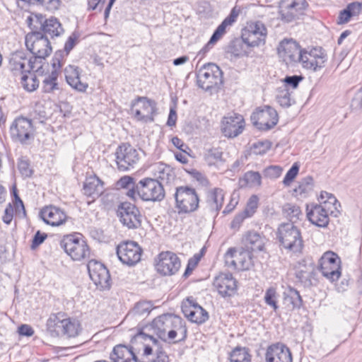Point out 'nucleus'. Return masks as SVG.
<instances>
[{"instance_id":"nucleus-16","label":"nucleus","mask_w":362,"mask_h":362,"mask_svg":"<svg viewBox=\"0 0 362 362\" xmlns=\"http://www.w3.org/2000/svg\"><path fill=\"white\" fill-rule=\"evenodd\" d=\"M90 278L100 290L109 289L111 279L108 269L102 263L92 259L87 265Z\"/></svg>"},{"instance_id":"nucleus-50","label":"nucleus","mask_w":362,"mask_h":362,"mask_svg":"<svg viewBox=\"0 0 362 362\" xmlns=\"http://www.w3.org/2000/svg\"><path fill=\"white\" fill-rule=\"evenodd\" d=\"M276 100L281 107H288L291 106V94L286 86L279 88Z\"/></svg>"},{"instance_id":"nucleus-3","label":"nucleus","mask_w":362,"mask_h":362,"mask_svg":"<svg viewBox=\"0 0 362 362\" xmlns=\"http://www.w3.org/2000/svg\"><path fill=\"white\" fill-rule=\"evenodd\" d=\"M278 238L282 246L292 252H300L303 240L299 229L293 223H282L278 229Z\"/></svg>"},{"instance_id":"nucleus-49","label":"nucleus","mask_w":362,"mask_h":362,"mask_svg":"<svg viewBox=\"0 0 362 362\" xmlns=\"http://www.w3.org/2000/svg\"><path fill=\"white\" fill-rule=\"evenodd\" d=\"M319 262L320 264H322V265L331 264V266H334V269H336V267H340V259L339 257L337 254L330 251L325 252Z\"/></svg>"},{"instance_id":"nucleus-2","label":"nucleus","mask_w":362,"mask_h":362,"mask_svg":"<svg viewBox=\"0 0 362 362\" xmlns=\"http://www.w3.org/2000/svg\"><path fill=\"white\" fill-rule=\"evenodd\" d=\"M61 248L74 261L89 257L90 250L86 242L78 235H64L59 243Z\"/></svg>"},{"instance_id":"nucleus-64","label":"nucleus","mask_w":362,"mask_h":362,"mask_svg":"<svg viewBox=\"0 0 362 362\" xmlns=\"http://www.w3.org/2000/svg\"><path fill=\"white\" fill-rule=\"evenodd\" d=\"M246 218H247V216L243 211L241 213H239L234 217L233 220L230 223V227L234 229L238 228L242 222Z\"/></svg>"},{"instance_id":"nucleus-24","label":"nucleus","mask_w":362,"mask_h":362,"mask_svg":"<svg viewBox=\"0 0 362 362\" xmlns=\"http://www.w3.org/2000/svg\"><path fill=\"white\" fill-rule=\"evenodd\" d=\"M278 54L286 64L299 62L300 54L303 49L299 45L292 39H284L277 48Z\"/></svg>"},{"instance_id":"nucleus-40","label":"nucleus","mask_w":362,"mask_h":362,"mask_svg":"<svg viewBox=\"0 0 362 362\" xmlns=\"http://www.w3.org/2000/svg\"><path fill=\"white\" fill-rule=\"evenodd\" d=\"M228 27H229V25H228L225 22L222 21V23L214 30L208 43L200 50L199 53L204 54L206 52H207L212 47V46L223 36V35L226 33V28Z\"/></svg>"},{"instance_id":"nucleus-59","label":"nucleus","mask_w":362,"mask_h":362,"mask_svg":"<svg viewBox=\"0 0 362 362\" xmlns=\"http://www.w3.org/2000/svg\"><path fill=\"white\" fill-rule=\"evenodd\" d=\"M243 40H235L233 41L230 45L228 47V52H230L235 57H240L243 54L242 51V45H243Z\"/></svg>"},{"instance_id":"nucleus-41","label":"nucleus","mask_w":362,"mask_h":362,"mask_svg":"<svg viewBox=\"0 0 362 362\" xmlns=\"http://www.w3.org/2000/svg\"><path fill=\"white\" fill-rule=\"evenodd\" d=\"M28 74H23L21 79L22 87L28 92H33L39 87V80L35 74L28 70Z\"/></svg>"},{"instance_id":"nucleus-53","label":"nucleus","mask_w":362,"mask_h":362,"mask_svg":"<svg viewBox=\"0 0 362 362\" xmlns=\"http://www.w3.org/2000/svg\"><path fill=\"white\" fill-rule=\"evenodd\" d=\"M151 309L152 305L150 302L141 301L135 305L133 312L139 315H144L148 314Z\"/></svg>"},{"instance_id":"nucleus-34","label":"nucleus","mask_w":362,"mask_h":362,"mask_svg":"<svg viewBox=\"0 0 362 362\" xmlns=\"http://www.w3.org/2000/svg\"><path fill=\"white\" fill-rule=\"evenodd\" d=\"M265 239L258 233L250 231L245 235V245L247 249L252 252L262 251L264 247Z\"/></svg>"},{"instance_id":"nucleus-19","label":"nucleus","mask_w":362,"mask_h":362,"mask_svg":"<svg viewBox=\"0 0 362 362\" xmlns=\"http://www.w3.org/2000/svg\"><path fill=\"white\" fill-rule=\"evenodd\" d=\"M225 262L228 267L238 270H248L252 266L251 255L248 251L230 248L225 254Z\"/></svg>"},{"instance_id":"nucleus-46","label":"nucleus","mask_w":362,"mask_h":362,"mask_svg":"<svg viewBox=\"0 0 362 362\" xmlns=\"http://www.w3.org/2000/svg\"><path fill=\"white\" fill-rule=\"evenodd\" d=\"M58 78V73L56 71H52L51 74L47 76L42 81V88L44 92L50 93L53 90L58 89V84L57 83Z\"/></svg>"},{"instance_id":"nucleus-58","label":"nucleus","mask_w":362,"mask_h":362,"mask_svg":"<svg viewBox=\"0 0 362 362\" xmlns=\"http://www.w3.org/2000/svg\"><path fill=\"white\" fill-rule=\"evenodd\" d=\"M303 76L301 75H293V76H287L284 79V82L287 88V86L292 87L293 88H296L298 86V84L300 81L303 80Z\"/></svg>"},{"instance_id":"nucleus-10","label":"nucleus","mask_w":362,"mask_h":362,"mask_svg":"<svg viewBox=\"0 0 362 362\" xmlns=\"http://www.w3.org/2000/svg\"><path fill=\"white\" fill-rule=\"evenodd\" d=\"M29 25L33 28H40L45 36L58 37L64 32L61 23L55 18L45 19L41 14H32L27 19Z\"/></svg>"},{"instance_id":"nucleus-35","label":"nucleus","mask_w":362,"mask_h":362,"mask_svg":"<svg viewBox=\"0 0 362 362\" xmlns=\"http://www.w3.org/2000/svg\"><path fill=\"white\" fill-rule=\"evenodd\" d=\"M223 190L220 188H214L207 194L206 202L211 211H219L223 206Z\"/></svg>"},{"instance_id":"nucleus-9","label":"nucleus","mask_w":362,"mask_h":362,"mask_svg":"<svg viewBox=\"0 0 362 362\" xmlns=\"http://www.w3.org/2000/svg\"><path fill=\"white\" fill-rule=\"evenodd\" d=\"M197 82L200 88L210 90L222 83V71L215 64H204L198 71Z\"/></svg>"},{"instance_id":"nucleus-31","label":"nucleus","mask_w":362,"mask_h":362,"mask_svg":"<svg viewBox=\"0 0 362 362\" xmlns=\"http://www.w3.org/2000/svg\"><path fill=\"white\" fill-rule=\"evenodd\" d=\"M151 173L154 179L163 183H168L174 179V173L172 168L163 163H157L151 166Z\"/></svg>"},{"instance_id":"nucleus-1","label":"nucleus","mask_w":362,"mask_h":362,"mask_svg":"<svg viewBox=\"0 0 362 362\" xmlns=\"http://www.w3.org/2000/svg\"><path fill=\"white\" fill-rule=\"evenodd\" d=\"M151 327L160 339L168 343L184 341L187 336L185 322L180 317L172 314L157 317L153 320Z\"/></svg>"},{"instance_id":"nucleus-23","label":"nucleus","mask_w":362,"mask_h":362,"mask_svg":"<svg viewBox=\"0 0 362 362\" xmlns=\"http://www.w3.org/2000/svg\"><path fill=\"white\" fill-rule=\"evenodd\" d=\"M237 281L230 273H221L216 276L214 286L222 297L233 296L238 288Z\"/></svg>"},{"instance_id":"nucleus-42","label":"nucleus","mask_w":362,"mask_h":362,"mask_svg":"<svg viewBox=\"0 0 362 362\" xmlns=\"http://www.w3.org/2000/svg\"><path fill=\"white\" fill-rule=\"evenodd\" d=\"M283 214L293 224L300 220L303 216L300 207L291 203L286 204L283 206Z\"/></svg>"},{"instance_id":"nucleus-52","label":"nucleus","mask_w":362,"mask_h":362,"mask_svg":"<svg viewBox=\"0 0 362 362\" xmlns=\"http://www.w3.org/2000/svg\"><path fill=\"white\" fill-rule=\"evenodd\" d=\"M132 350L127 349V346L123 345H117L114 347L112 352L110 354V358L114 362H117L120 358H123L125 356V354H129Z\"/></svg>"},{"instance_id":"nucleus-62","label":"nucleus","mask_w":362,"mask_h":362,"mask_svg":"<svg viewBox=\"0 0 362 362\" xmlns=\"http://www.w3.org/2000/svg\"><path fill=\"white\" fill-rule=\"evenodd\" d=\"M42 6L49 11L57 10L61 4L60 0H41Z\"/></svg>"},{"instance_id":"nucleus-63","label":"nucleus","mask_w":362,"mask_h":362,"mask_svg":"<svg viewBox=\"0 0 362 362\" xmlns=\"http://www.w3.org/2000/svg\"><path fill=\"white\" fill-rule=\"evenodd\" d=\"M18 170L23 176L30 177L32 175V170L30 168V165L28 161L21 160L18 164Z\"/></svg>"},{"instance_id":"nucleus-39","label":"nucleus","mask_w":362,"mask_h":362,"mask_svg":"<svg viewBox=\"0 0 362 362\" xmlns=\"http://www.w3.org/2000/svg\"><path fill=\"white\" fill-rule=\"evenodd\" d=\"M223 154V153L220 148L212 147L205 149L204 158L209 165H216L225 162Z\"/></svg>"},{"instance_id":"nucleus-18","label":"nucleus","mask_w":362,"mask_h":362,"mask_svg":"<svg viewBox=\"0 0 362 362\" xmlns=\"http://www.w3.org/2000/svg\"><path fill=\"white\" fill-rule=\"evenodd\" d=\"M142 250L134 241L120 243L117 247V255L119 260L124 264L133 266L138 263L141 257Z\"/></svg>"},{"instance_id":"nucleus-48","label":"nucleus","mask_w":362,"mask_h":362,"mask_svg":"<svg viewBox=\"0 0 362 362\" xmlns=\"http://www.w3.org/2000/svg\"><path fill=\"white\" fill-rule=\"evenodd\" d=\"M320 199L321 200L320 204H327V206H329L333 209L339 210V208L341 207L340 203L336 197L329 192L322 191L320 194Z\"/></svg>"},{"instance_id":"nucleus-38","label":"nucleus","mask_w":362,"mask_h":362,"mask_svg":"<svg viewBox=\"0 0 362 362\" xmlns=\"http://www.w3.org/2000/svg\"><path fill=\"white\" fill-rule=\"evenodd\" d=\"M362 9V4L353 2L349 4L346 8L340 11L337 18L338 24L346 23L352 16L360 13Z\"/></svg>"},{"instance_id":"nucleus-13","label":"nucleus","mask_w":362,"mask_h":362,"mask_svg":"<svg viewBox=\"0 0 362 362\" xmlns=\"http://www.w3.org/2000/svg\"><path fill=\"white\" fill-rule=\"evenodd\" d=\"M327 59V54L322 47L303 49L299 62L304 69L317 71L324 67Z\"/></svg>"},{"instance_id":"nucleus-60","label":"nucleus","mask_w":362,"mask_h":362,"mask_svg":"<svg viewBox=\"0 0 362 362\" xmlns=\"http://www.w3.org/2000/svg\"><path fill=\"white\" fill-rule=\"evenodd\" d=\"M241 9L240 7L234 6L231 11L230 14L223 21L228 25L231 26L233 24L236 22L238 16L240 15Z\"/></svg>"},{"instance_id":"nucleus-22","label":"nucleus","mask_w":362,"mask_h":362,"mask_svg":"<svg viewBox=\"0 0 362 362\" xmlns=\"http://www.w3.org/2000/svg\"><path fill=\"white\" fill-rule=\"evenodd\" d=\"M244 123L242 115L236 113L229 114L222 119L221 131L226 137L235 138L243 132Z\"/></svg>"},{"instance_id":"nucleus-4","label":"nucleus","mask_w":362,"mask_h":362,"mask_svg":"<svg viewBox=\"0 0 362 362\" xmlns=\"http://www.w3.org/2000/svg\"><path fill=\"white\" fill-rule=\"evenodd\" d=\"M136 191L144 201L160 202L165 195L163 183L150 177L141 180L136 184Z\"/></svg>"},{"instance_id":"nucleus-15","label":"nucleus","mask_w":362,"mask_h":362,"mask_svg":"<svg viewBox=\"0 0 362 362\" xmlns=\"http://www.w3.org/2000/svg\"><path fill=\"white\" fill-rule=\"evenodd\" d=\"M156 110L155 102L145 97H138L132 103V112L137 120L143 122H153Z\"/></svg>"},{"instance_id":"nucleus-44","label":"nucleus","mask_w":362,"mask_h":362,"mask_svg":"<svg viewBox=\"0 0 362 362\" xmlns=\"http://www.w3.org/2000/svg\"><path fill=\"white\" fill-rule=\"evenodd\" d=\"M319 267L322 274L332 282L337 281L341 276L340 267H336V269H334V266L331 264L322 265V264H319Z\"/></svg>"},{"instance_id":"nucleus-30","label":"nucleus","mask_w":362,"mask_h":362,"mask_svg":"<svg viewBox=\"0 0 362 362\" xmlns=\"http://www.w3.org/2000/svg\"><path fill=\"white\" fill-rule=\"evenodd\" d=\"M317 272L313 263L300 267L296 273V279L305 287H310L317 284Z\"/></svg>"},{"instance_id":"nucleus-7","label":"nucleus","mask_w":362,"mask_h":362,"mask_svg":"<svg viewBox=\"0 0 362 362\" xmlns=\"http://www.w3.org/2000/svg\"><path fill=\"white\" fill-rule=\"evenodd\" d=\"M175 198L179 213L194 212L199 207V196L192 187L188 186L177 187Z\"/></svg>"},{"instance_id":"nucleus-26","label":"nucleus","mask_w":362,"mask_h":362,"mask_svg":"<svg viewBox=\"0 0 362 362\" xmlns=\"http://www.w3.org/2000/svg\"><path fill=\"white\" fill-rule=\"evenodd\" d=\"M266 362H293L289 348L281 342L269 346L265 354Z\"/></svg>"},{"instance_id":"nucleus-11","label":"nucleus","mask_w":362,"mask_h":362,"mask_svg":"<svg viewBox=\"0 0 362 362\" xmlns=\"http://www.w3.org/2000/svg\"><path fill=\"white\" fill-rule=\"evenodd\" d=\"M340 214L339 210L332 209L329 206L325 204H311L307 206V217L308 220L314 225L325 228L329 223V214L337 217Z\"/></svg>"},{"instance_id":"nucleus-33","label":"nucleus","mask_w":362,"mask_h":362,"mask_svg":"<svg viewBox=\"0 0 362 362\" xmlns=\"http://www.w3.org/2000/svg\"><path fill=\"white\" fill-rule=\"evenodd\" d=\"M64 313H58L52 314L47 321V329L49 332L51 336L59 337L62 335V327L64 323Z\"/></svg>"},{"instance_id":"nucleus-47","label":"nucleus","mask_w":362,"mask_h":362,"mask_svg":"<svg viewBox=\"0 0 362 362\" xmlns=\"http://www.w3.org/2000/svg\"><path fill=\"white\" fill-rule=\"evenodd\" d=\"M277 298L278 294L275 288L269 287L266 290L264 296V302L267 305L272 308L274 311H276L279 309Z\"/></svg>"},{"instance_id":"nucleus-45","label":"nucleus","mask_w":362,"mask_h":362,"mask_svg":"<svg viewBox=\"0 0 362 362\" xmlns=\"http://www.w3.org/2000/svg\"><path fill=\"white\" fill-rule=\"evenodd\" d=\"M245 182V185L250 187H259L262 185V176L259 172L247 171L245 173L240 182Z\"/></svg>"},{"instance_id":"nucleus-54","label":"nucleus","mask_w":362,"mask_h":362,"mask_svg":"<svg viewBox=\"0 0 362 362\" xmlns=\"http://www.w3.org/2000/svg\"><path fill=\"white\" fill-rule=\"evenodd\" d=\"M64 53V51L62 50H58L55 52L52 60V65L53 66L54 70L57 71V69H59L64 64V59L67 57Z\"/></svg>"},{"instance_id":"nucleus-14","label":"nucleus","mask_w":362,"mask_h":362,"mask_svg":"<svg viewBox=\"0 0 362 362\" xmlns=\"http://www.w3.org/2000/svg\"><path fill=\"white\" fill-rule=\"evenodd\" d=\"M117 216L120 222L129 229L138 228L141 226V214L139 209L129 202H122L117 208Z\"/></svg>"},{"instance_id":"nucleus-5","label":"nucleus","mask_w":362,"mask_h":362,"mask_svg":"<svg viewBox=\"0 0 362 362\" xmlns=\"http://www.w3.org/2000/svg\"><path fill=\"white\" fill-rule=\"evenodd\" d=\"M25 45L35 56L33 59L35 62L37 59H45L52 52V47L48 37L40 31L28 33L25 37Z\"/></svg>"},{"instance_id":"nucleus-27","label":"nucleus","mask_w":362,"mask_h":362,"mask_svg":"<svg viewBox=\"0 0 362 362\" xmlns=\"http://www.w3.org/2000/svg\"><path fill=\"white\" fill-rule=\"evenodd\" d=\"M40 216L45 223L52 226H61L67 219V216L64 211L52 205L42 208L40 212Z\"/></svg>"},{"instance_id":"nucleus-37","label":"nucleus","mask_w":362,"mask_h":362,"mask_svg":"<svg viewBox=\"0 0 362 362\" xmlns=\"http://www.w3.org/2000/svg\"><path fill=\"white\" fill-rule=\"evenodd\" d=\"M62 327V335L67 337H76L81 331V325L76 318L65 317Z\"/></svg>"},{"instance_id":"nucleus-12","label":"nucleus","mask_w":362,"mask_h":362,"mask_svg":"<svg viewBox=\"0 0 362 362\" xmlns=\"http://www.w3.org/2000/svg\"><path fill=\"white\" fill-rule=\"evenodd\" d=\"M252 123L259 130L267 131L276 125L277 112L270 106L257 107L250 117Z\"/></svg>"},{"instance_id":"nucleus-20","label":"nucleus","mask_w":362,"mask_h":362,"mask_svg":"<svg viewBox=\"0 0 362 362\" xmlns=\"http://www.w3.org/2000/svg\"><path fill=\"white\" fill-rule=\"evenodd\" d=\"M180 260L173 252H163L158 256L156 267L158 273L170 276L175 274L180 267Z\"/></svg>"},{"instance_id":"nucleus-25","label":"nucleus","mask_w":362,"mask_h":362,"mask_svg":"<svg viewBox=\"0 0 362 362\" xmlns=\"http://www.w3.org/2000/svg\"><path fill=\"white\" fill-rule=\"evenodd\" d=\"M33 131L31 120L25 117L17 118L10 128L11 136L23 144L30 139L33 136Z\"/></svg>"},{"instance_id":"nucleus-17","label":"nucleus","mask_w":362,"mask_h":362,"mask_svg":"<svg viewBox=\"0 0 362 362\" xmlns=\"http://www.w3.org/2000/svg\"><path fill=\"white\" fill-rule=\"evenodd\" d=\"M307 6L305 0H281L279 13L283 21L290 23L297 18Z\"/></svg>"},{"instance_id":"nucleus-61","label":"nucleus","mask_w":362,"mask_h":362,"mask_svg":"<svg viewBox=\"0 0 362 362\" xmlns=\"http://www.w3.org/2000/svg\"><path fill=\"white\" fill-rule=\"evenodd\" d=\"M47 237V235L46 233H42L40 230H37L33 237L31 248L35 249L36 247H37L45 241Z\"/></svg>"},{"instance_id":"nucleus-32","label":"nucleus","mask_w":362,"mask_h":362,"mask_svg":"<svg viewBox=\"0 0 362 362\" xmlns=\"http://www.w3.org/2000/svg\"><path fill=\"white\" fill-rule=\"evenodd\" d=\"M84 194L98 197L103 192V182L96 176L88 177L83 185Z\"/></svg>"},{"instance_id":"nucleus-43","label":"nucleus","mask_w":362,"mask_h":362,"mask_svg":"<svg viewBox=\"0 0 362 362\" xmlns=\"http://www.w3.org/2000/svg\"><path fill=\"white\" fill-rule=\"evenodd\" d=\"M230 362H251L249 349L245 347H235L230 354Z\"/></svg>"},{"instance_id":"nucleus-8","label":"nucleus","mask_w":362,"mask_h":362,"mask_svg":"<svg viewBox=\"0 0 362 362\" xmlns=\"http://www.w3.org/2000/svg\"><path fill=\"white\" fill-rule=\"evenodd\" d=\"M115 156L117 168L120 171L134 168L141 158L140 151L127 143L122 144L117 147Z\"/></svg>"},{"instance_id":"nucleus-21","label":"nucleus","mask_w":362,"mask_h":362,"mask_svg":"<svg viewBox=\"0 0 362 362\" xmlns=\"http://www.w3.org/2000/svg\"><path fill=\"white\" fill-rule=\"evenodd\" d=\"M182 310L185 316L192 322L202 324L209 319L208 313L189 298L182 303Z\"/></svg>"},{"instance_id":"nucleus-29","label":"nucleus","mask_w":362,"mask_h":362,"mask_svg":"<svg viewBox=\"0 0 362 362\" xmlns=\"http://www.w3.org/2000/svg\"><path fill=\"white\" fill-rule=\"evenodd\" d=\"M80 74L78 66L69 65L64 69V75L67 83L79 92H85L88 85L87 83L81 81Z\"/></svg>"},{"instance_id":"nucleus-28","label":"nucleus","mask_w":362,"mask_h":362,"mask_svg":"<svg viewBox=\"0 0 362 362\" xmlns=\"http://www.w3.org/2000/svg\"><path fill=\"white\" fill-rule=\"evenodd\" d=\"M34 64L33 58L28 59L21 52L13 53L9 60L10 69L13 71H20L22 74H25L28 70L33 69Z\"/></svg>"},{"instance_id":"nucleus-6","label":"nucleus","mask_w":362,"mask_h":362,"mask_svg":"<svg viewBox=\"0 0 362 362\" xmlns=\"http://www.w3.org/2000/svg\"><path fill=\"white\" fill-rule=\"evenodd\" d=\"M267 28L260 21L247 23L242 30L241 38L248 47H258L266 42Z\"/></svg>"},{"instance_id":"nucleus-55","label":"nucleus","mask_w":362,"mask_h":362,"mask_svg":"<svg viewBox=\"0 0 362 362\" xmlns=\"http://www.w3.org/2000/svg\"><path fill=\"white\" fill-rule=\"evenodd\" d=\"M299 171V165L298 163H294L291 168L288 170L287 173L286 174L283 183L286 186L290 185V184L293 182L295 177L297 176Z\"/></svg>"},{"instance_id":"nucleus-36","label":"nucleus","mask_w":362,"mask_h":362,"mask_svg":"<svg viewBox=\"0 0 362 362\" xmlns=\"http://www.w3.org/2000/svg\"><path fill=\"white\" fill-rule=\"evenodd\" d=\"M303 302L300 293L294 288L289 287L284 293V303L291 310L300 309L303 306Z\"/></svg>"},{"instance_id":"nucleus-56","label":"nucleus","mask_w":362,"mask_h":362,"mask_svg":"<svg viewBox=\"0 0 362 362\" xmlns=\"http://www.w3.org/2000/svg\"><path fill=\"white\" fill-rule=\"evenodd\" d=\"M282 173V168L278 165H270L263 170L264 177L274 179L279 177Z\"/></svg>"},{"instance_id":"nucleus-51","label":"nucleus","mask_w":362,"mask_h":362,"mask_svg":"<svg viewBox=\"0 0 362 362\" xmlns=\"http://www.w3.org/2000/svg\"><path fill=\"white\" fill-rule=\"evenodd\" d=\"M259 199L257 195H252L247 202L246 206L243 212L247 216L251 217L258 207Z\"/></svg>"},{"instance_id":"nucleus-57","label":"nucleus","mask_w":362,"mask_h":362,"mask_svg":"<svg viewBox=\"0 0 362 362\" xmlns=\"http://www.w3.org/2000/svg\"><path fill=\"white\" fill-rule=\"evenodd\" d=\"M313 186V178L311 176H307L299 182L298 190L300 193H305L312 189Z\"/></svg>"}]
</instances>
